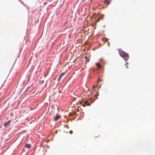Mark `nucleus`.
<instances>
[{"mask_svg": "<svg viewBox=\"0 0 155 155\" xmlns=\"http://www.w3.org/2000/svg\"><path fill=\"white\" fill-rule=\"evenodd\" d=\"M119 53L120 55L123 58H127L129 57L128 54L123 51H119Z\"/></svg>", "mask_w": 155, "mask_h": 155, "instance_id": "1", "label": "nucleus"}, {"mask_svg": "<svg viewBox=\"0 0 155 155\" xmlns=\"http://www.w3.org/2000/svg\"><path fill=\"white\" fill-rule=\"evenodd\" d=\"M98 93L97 92V94L94 95V96L95 98H95V99L97 98V96H98Z\"/></svg>", "mask_w": 155, "mask_h": 155, "instance_id": "9", "label": "nucleus"}, {"mask_svg": "<svg viewBox=\"0 0 155 155\" xmlns=\"http://www.w3.org/2000/svg\"><path fill=\"white\" fill-rule=\"evenodd\" d=\"M10 120L8 121L7 122H5L4 123V126H7L10 122Z\"/></svg>", "mask_w": 155, "mask_h": 155, "instance_id": "5", "label": "nucleus"}, {"mask_svg": "<svg viewBox=\"0 0 155 155\" xmlns=\"http://www.w3.org/2000/svg\"><path fill=\"white\" fill-rule=\"evenodd\" d=\"M81 104L82 105V106L84 107H85L86 106V104L84 103H82V101L81 102Z\"/></svg>", "mask_w": 155, "mask_h": 155, "instance_id": "11", "label": "nucleus"}, {"mask_svg": "<svg viewBox=\"0 0 155 155\" xmlns=\"http://www.w3.org/2000/svg\"><path fill=\"white\" fill-rule=\"evenodd\" d=\"M104 3L107 5H108L110 4V0H104Z\"/></svg>", "mask_w": 155, "mask_h": 155, "instance_id": "4", "label": "nucleus"}, {"mask_svg": "<svg viewBox=\"0 0 155 155\" xmlns=\"http://www.w3.org/2000/svg\"><path fill=\"white\" fill-rule=\"evenodd\" d=\"M61 117L57 115L55 116L54 118V121H56L59 119Z\"/></svg>", "mask_w": 155, "mask_h": 155, "instance_id": "3", "label": "nucleus"}, {"mask_svg": "<svg viewBox=\"0 0 155 155\" xmlns=\"http://www.w3.org/2000/svg\"><path fill=\"white\" fill-rule=\"evenodd\" d=\"M25 147L27 148H30L31 146L29 144H27L25 145Z\"/></svg>", "mask_w": 155, "mask_h": 155, "instance_id": "6", "label": "nucleus"}, {"mask_svg": "<svg viewBox=\"0 0 155 155\" xmlns=\"http://www.w3.org/2000/svg\"><path fill=\"white\" fill-rule=\"evenodd\" d=\"M96 65H97V68L100 69L101 68V66L100 64L99 63H96Z\"/></svg>", "mask_w": 155, "mask_h": 155, "instance_id": "7", "label": "nucleus"}, {"mask_svg": "<svg viewBox=\"0 0 155 155\" xmlns=\"http://www.w3.org/2000/svg\"><path fill=\"white\" fill-rule=\"evenodd\" d=\"M65 73H62L60 75L59 77L58 78V79H60L63 76Z\"/></svg>", "mask_w": 155, "mask_h": 155, "instance_id": "8", "label": "nucleus"}, {"mask_svg": "<svg viewBox=\"0 0 155 155\" xmlns=\"http://www.w3.org/2000/svg\"><path fill=\"white\" fill-rule=\"evenodd\" d=\"M91 100H84L82 101V103H84L85 104H87V106H89L90 105L91 103H90V101Z\"/></svg>", "mask_w": 155, "mask_h": 155, "instance_id": "2", "label": "nucleus"}, {"mask_svg": "<svg viewBox=\"0 0 155 155\" xmlns=\"http://www.w3.org/2000/svg\"><path fill=\"white\" fill-rule=\"evenodd\" d=\"M98 87V88H99L101 87V85L100 86H99L98 85V84L97 86H93V88H94V87Z\"/></svg>", "mask_w": 155, "mask_h": 155, "instance_id": "10", "label": "nucleus"}, {"mask_svg": "<svg viewBox=\"0 0 155 155\" xmlns=\"http://www.w3.org/2000/svg\"><path fill=\"white\" fill-rule=\"evenodd\" d=\"M69 133H70V134H72V133H73V132H72V130H71V131H69Z\"/></svg>", "mask_w": 155, "mask_h": 155, "instance_id": "12", "label": "nucleus"}, {"mask_svg": "<svg viewBox=\"0 0 155 155\" xmlns=\"http://www.w3.org/2000/svg\"><path fill=\"white\" fill-rule=\"evenodd\" d=\"M104 39H105V41H107V39L106 38H104Z\"/></svg>", "mask_w": 155, "mask_h": 155, "instance_id": "13", "label": "nucleus"}, {"mask_svg": "<svg viewBox=\"0 0 155 155\" xmlns=\"http://www.w3.org/2000/svg\"><path fill=\"white\" fill-rule=\"evenodd\" d=\"M126 67H127V68H128V67L126 66Z\"/></svg>", "mask_w": 155, "mask_h": 155, "instance_id": "14", "label": "nucleus"}]
</instances>
